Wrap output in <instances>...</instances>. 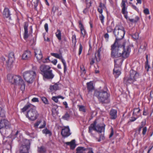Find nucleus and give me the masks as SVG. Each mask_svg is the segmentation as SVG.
<instances>
[{
	"label": "nucleus",
	"mask_w": 153,
	"mask_h": 153,
	"mask_svg": "<svg viewBox=\"0 0 153 153\" xmlns=\"http://www.w3.org/2000/svg\"><path fill=\"white\" fill-rule=\"evenodd\" d=\"M111 56L113 58L122 57L126 58L128 57L131 52L129 46L125 47V45H121L119 42H115L111 46Z\"/></svg>",
	"instance_id": "1"
},
{
	"label": "nucleus",
	"mask_w": 153,
	"mask_h": 153,
	"mask_svg": "<svg viewBox=\"0 0 153 153\" xmlns=\"http://www.w3.org/2000/svg\"><path fill=\"white\" fill-rule=\"evenodd\" d=\"M27 109H29V110L27 112L26 117L33 121L36 119L38 117L39 114L36 110V107L30 103H27L22 109V111L24 112Z\"/></svg>",
	"instance_id": "2"
},
{
	"label": "nucleus",
	"mask_w": 153,
	"mask_h": 153,
	"mask_svg": "<svg viewBox=\"0 0 153 153\" xmlns=\"http://www.w3.org/2000/svg\"><path fill=\"white\" fill-rule=\"evenodd\" d=\"M113 33L116 37L115 42H119L124 37L125 31L124 27L120 25H117L113 31Z\"/></svg>",
	"instance_id": "3"
},
{
	"label": "nucleus",
	"mask_w": 153,
	"mask_h": 153,
	"mask_svg": "<svg viewBox=\"0 0 153 153\" xmlns=\"http://www.w3.org/2000/svg\"><path fill=\"white\" fill-rule=\"evenodd\" d=\"M108 89L106 87H104L103 89L99 91H96L94 95L97 97L99 101L103 103H106L109 95L107 91Z\"/></svg>",
	"instance_id": "4"
},
{
	"label": "nucleus",
	"mask_w": 153,
	"mask_h": 153,
	"mask_svg": "<svg viewBox=\"0 0 153 153\" xmlns=\"http://www.w3.org/2000/svg\"><path fill=\"white\" fill-rule=\"evenodd\" d=\"M96 122L95 121L93 124L91 125L89 127V132L91 133L92 130L96 131L97 132L101 133L104 132L105 125L104 124H99L96 125Z\"/></svg>",
	"instance_id": "5"
},
{
	"label": "nucleus",
	"mask_w": 153,
	"mask_h": 153,
	"mask_svg": "<svg viewBox=\"0 0 153 153\" xmlns=\"http://www.w3.org/2000/svg\"><path fill=\"white\" fill-rule=\"evenodd\" d=\"M36 76V73L33 71H27L23 74L24 79L28 83H32Z\"/></svg>",
	"instance_id": "6"
},
{
	"label": "nucleus",
	"mask_w": 153,
	"mask_h": 153,
	"mask_svg": "<svg viewBox=\"0 0 153 153\" xmlns=\"http://www.w3.org/2000/svg\"><path fill=\"white\" fill-rule=\"evenodd\" d=\"M7 78L9 82L12 84L16 85H19L24 81L22 77L19 75L13 76L10 74H8L7 76Z\"/></svg>",
	"instance_id": "7"
},
{
	"label": "nucleus",
	"mask_w": 153,
	"mask_h": 153,
	"mask_svg": "<svg viewBox=\"0 0 153 153\" xmlns=\"http://www.w3.org/2000/svg\"><path fill=\"white\" fill-rule=\"evenodd\" d=\"M14 59V54L10 53L9 54L8 59L6 61L5 59L3 57L1 58V60L3 62V64H5L6 66L8 68H11L12 66V63Z\"/></svg>",
	"instance_id": "8"
},
{
	"label": "nucleus",
	"mask_w": 153,
	"mask_h": 153,
	"mask_svg": "<svg viewBox=\"0 0 153 153\" xmlns=\"http://www.w3.org/2000/svg\"><path fill=\"white\" fill-rule=\"evenodd\" d=\"M139 74L136 71L131 70L130 71V76L127 79V82L129 83H133L140 76Z\"/></svg>",
	"instance_id": "9"
},
{
	"label": "nucleus",
	"mask_w": 153,
	"mask_h": 153,
	"mask_svg": "<svg viewBox=\"0 0 153 153\" xmlns=\"http://www.w3.org/2000/svg\"><path fill=\"white\" fill-rule=\"evenodd\" d=\"M122 60L121 59H117L114 60V68L113 70V74L116 78L118 77L121 74V71L119 70L118 68Z\"/></svg>",
	"instance_id": "10"
},
{
	"label": "nucleus",
	"mask_w": 153,
	"mask_h": 153,
	"mask_svg": "<svg viewBox=\"0 0 153 153\" xmlns=\"http://www.w3.org/2000/svg\"><path fill=\"white\" fill-rule=\"evenodd\" d=\"M27 144L22 145L19 148V153H28L30 143L29 140H26Z\"/></svg>",
	"instance_id": "11"
},
{
	"label": "nucleus",
	"mask_w": 153,
	"mask_h": 153,
	"mask_svg": "<svg viewBox=\"0 0 153 153\" xmlns=\"http://www.w3.org/2000/svg\"><path fill=\"white\" fill-rule=\"evenodd\" d=\"M101 51V48H100L98 51L96 52L94 56L91 59V60L90 62V64L91 65L93 64L95 62H99L100 59V53Z\"/></svg>",
	"instance_id": "12"
},
{
	"label": "nucleus",
	"mask_w": 153,
	"mask_h": 153,
	"mask_svg": "<svg viewBox=\"0 0 153 153\" xmlns=\"http://www.w3.org/2000/svg\"><path fill=\"white\" fill-rule=\"evenodd\" d=\"M51 55L54 57L61 59L64 66V72L65 73L67 70L66 62L65 60L63 58L61 54H59L57 53H51Z\"/></svg>",
	"instance_id": "13"
},
{
	"label": "nucleus",
	"mask_w": 153,
	"mask_h": 153,
	"mask_svg": "<svg viewBox=\"0 0 153 153\" xmlns=\"http://www.w3.org/2000/svg\"><path fill=\"white\" fill-rule=\"evenodd\" d=\"M40 124V126L39 127V128H43L45 127L46 123L45 121L42 119L38 120L37 122L34 124V127L35 128H38V126Z\"/></svg>",
	"instance_id": "14"
},
{
	"label": "nucleus",
	"mask_w": 153,
	"mask_h": 153,
	"mask_svg": "<svg viewBox=\"0 0 153 153\" xmlns=\"http://www.w3.org/2000/svg\"><path fill=\"white\" fill-rule=\"evenodd\" d=\"M10 125L8 120L5 119L0 120V129L3 128L8 129L10 128Z\"/></svg>",
	"instance_id": "15"
},
{
	"label": "nucleus",
	"mask_w": 153,
	"mask_h": 153,
	"mask_svg": "<svg viewBox=\"0 0 153 153\" xmlns=\"http://www.w3.org/2000/svg\"><path fill=\"white\" fill-rule=\"evenodd\" d=\"M122 12L124 15L125 18L126 19H128L131 22L136 23L138 22L139 19V18L138 16H136L134 19L128 18L127 16L128 12L127 11V10H122Z\"/></svg>",
	"instance_id": "16"
},
{
	"label": "nucleus",
	"mask_w": 153,
	"mask_h": 153,
	"mask_svg": "<svg viewBox=\"0 0 153 153\" xmlns=\"http://www.w3.org/2000/svg\"><path fill=\"white\" fill-rule=\"evenodd\" d=\"M34 53L39 63H41L43 57L41 51L39 49H34Z\"/></svg>",
	"instance_id": "17"
},
{
	"label": "nucleus",
	"mask_w": 153,
	"mask_h": 153,
	"mask_svg": "<svg viewBox=\"0 0 153 153\" xmlns=\"http://www.w3.org/2000/svg\"><path fill=\"white\" fill-rule=\"evenodd\" d=\"M61 134L62 136L64 137H66L70 136L71 133L70 132L69 127L68 126L62 128Z\"/></svg>",
	"instance_id": "18"
},
{
	"label": "nucleus",
	"mask_w": 153,
	"mask_h": 153,
	"mask_svg": "<svg viewBox=\"0 0 153 153\" xmlns=\"http://www.w3.org/2000/svg\"><path fill=\"white\" fill-rule=\"evenodd\" d=\"M31 56V52L30 51L26 50L24 51L22 55V59L27 60L30 59Z\"/></svg>",
	"instance_id": "19"
},
{
	"label": "nucleus",
	"mask_w": 153,
	"mask_h": 153,
	"mask_svg": "<svg viewBox=\"0 0 153 153\" xmlns=\"http://www.w3.org/2000/svg\"><path fill=\"white\" fill-rule=\"evenodd\" d=\"M51 69V67L48 65H42L40 68L42 74L43 75L45 73Z\"/></svg>",
	"instance_id": "20"
},
{
	"label": "nucleus",
	"mask_w": 153,
	"mask_h": 153,
	"mask_svg": "<svg viewBox=\"0 0 153 153\" xmlns=\"http://www.w3.org/2000/svg\"><path fill=\"white\" fill-rule=\"evenodd\" d=\"M43 76L45 78L48 79H52L54 76V75L52 73V70L50 69L45 73Z\"/></svg>",
	"instance_id": "21"
},
{
	"label": "nucleus",
	"mask_w": 153,
	"mask_h": 153,
	"mask_svg": "<svg viewBox=\"0 0 153 153\" xmlns=\"http://www.w3.org/2000/svg\"><path fill=\"white\" fill-rule=\"evenodd\" d=\"M79 26L80 29L81 33L82 36L84 38L87 33L85 30L84 29V26L80 21L79 22Z\"/></svg>",
	"instance_id": "22"
},
{
	"label": "nucleus",
	"mask_w": 153,
	"mask_h": 153,
	"mask_svg": "<svg viewBox=\"0 0 153 153\" xmlns=\"http://www.w3.org/2000/svg\"><path fill=\"white\" fill-rule=\"evenodd\" d=\"M28 24L26 22L25 23L24 26V38L25 39H27L28 37Z\"/></svg>",
	"instance_id": "23"
},
{
	"label": "nucleus",
	"mask_w": 153,
	"mask_h": 153,
	"mask_svg": "<svg viewBox=\"0 0 153 153\" xmlns=\"http://www.w3.org/2000/svg\"><path fill=\"white\" fill-rule=\"evenodd\" d=\"M110 115L111 119H115L117 117V110L115 109H112L110 112Z\"/></svg>",
	"instance_id": "24"
},
{
	"label": "nucleus",
	"mask_w": 153,
	"mask_h": 153,
	"mask_svg": "<svg viewBox=\"0 0 153 153\" xmlns=\"http://www.w3.org/2000/svg\"><path fill=\"white\" fill-rule=\"evenodd\" d=\"M140 111V109L139 108H135L134 110L133 113V116L137 117L138 118L141 116Z\"/></svg>",
	"instance_id": "25"
},
{
	"label": "nucleus",
	"mask_w": 153,
	"mask_h": 153,
	"mask_svg": "<svg viewBox=\"0 0 153 153\" xmlns=\"http://www.w3.org/2000/svg\"><path fill=\"white\" fill-rule=\"evenodd\" d=\"M49 89L51 92H53L58 90L59 89V87L57 83H56L53 85L50 86Z\"/></svg>",
	"instance_id": "26"
},
{
	"label": "nucleus",
	"mask_w": 153,
	"mask_h": 153,
	"mask_svg": "<svg viewBox=\"0 0 153 153\" xmlns=\"http://www.w3.org/2000/svg\"><path fill=\"white\" fill-rule=\"evenodd\" d=\"M65 144L67 145H69L70 146L71 149H74L76 145L75 144V141L74 140H73L70 142H66L65 143Z\"/></svg>",
	"instance_id": "27"
},
{
	"label": "nucleus",
	"mask_w": 153,
	"mask_h": 153,
	"mask_svg": "<svg viewBox=\"0 0 153 153\" xmlns=\"http://www.w3.org/2000/svg\"><path fill=\"white\" fill-rule=\"evenodd\" d=\"M3 15L4 17L9 18L10 19V14L9 10H4Z\"/></svg>",
	"instance_id": "28"
},
{
	"label": "nucleus",
	"mask_w": 153,
	"mask_h": 153,
	"mask_svg": "<svg viewBox=\"0 0 153 153\" xmlns=\"http://www.w3.org/2000/svg\"><path fill=\"white\" fill-rule=\"evenodd\" d=\"M76 153H85L84 151L87 149L83 147H78L76 149Z\"/></svg>",
	"instance_id": "29"
},
{
	"label": "nucleus",
	"mask_w": 153,
	"mask_h": 153,
	"mask_svg": "<svg viewBox=\"0 0 153 153\" xmlns=\"http://www.w3.org/2000/svg\"><path fill=\"white\" fill-rule=\"evenodd\" d=\"M87 89L89 92L91 91L94 89L93 83L91 82H87Z\"/></svg>",
	"instance_id": "30"
},
{
	"label": "nucleus",
	"mask_w": 153,
	"mask_h": 153,
	"mask_svg": "<svg viewBox=\"0 0 153 153\" xmlns=\"http://www.w3.org/2000/svg\"><path fill=\"white\" fill-rule=\"evenodd\" d=\"M46 151V148L43 146L38 147V151L39 153H45Z\"/></svg>",
	"instance_id": "31"
},
{
	"label": "nucleus",
	"mask_w": 153,
	"mask_h": 153,
	"mask_svg": "<svg viewBox=\"0 0 153 153\" xmlns=\"http://www.w3.org/2000/svg\"><path fill=\"white\" fill-rule=\"evenodd\" d=\"M79 110L83 112H85L86 111V109L85 106L82 105H78Z\"/></svg>",
	"instance_id": "32"
},
{
	"label": "nucleus",
	"mask_w": 153,
	"mask_h": 153,
	"mask_svg": "<svg viewBox=\"0 0 153 153\" xmlns=\"http://www.w3.org/2000/svg\"><path fill=\"white\" fill-rule=\"evenodd\" d=\"M42 132L43 133L45 134H49L50 136H51L52 134L51 131L47 128L44 129L42 131Z\"/></svg>",
	"instance_id": "33"
},
{
	"label": "nucleus",
	"mask_w": 153,
	"mask_h": 153,
	"mask_svg": "<svg viewBox=\"0 0 153 153\" xmlns=\"http://www.w3.org/2000/svg\"><path fill=\"white\" fill-rule=\"evenodd\" d=\"M86 7L85 10H86L87 9H89L90 7L91 6V4L92 3V0H86Z\"/></svg>",
	"instance_id": "34"
},
{
	"label": "nucleus",
	"mask_w": 153,
	"mask_h": 153,
	"mask_svg": "<svg viewBox=\"0 0 153 153\" xmlns=\"http://www.w3.org/2000/svg\"><path fill=\"white\" fill-rule=\"evenodd\" d=\"M61 33L60 30H57V32L56 33V35L58 40H60L61 39Z\"/></svg>",
	"instance_id": "35"
},
{
	"label": "nucleus",
	"mask_w": 153,
	"mask_h": 153,
	"mask_svg": "<svg viewBox=\"0 0 153 153\" xmlns=\"http://www.w3.org/2000/svg\"><path fill=\"white\" fill-rule=\"evenodd\" d=\"M126 0H122L121 4V7H122V10H126Z\"/></svg>",
	"instance_id": "36"
},
{
	"label": "nucleus",
	"mask_w": 153,
	"mask_h": 153,
	"mask_svg": "<svg viewBox=\"0 0 153 153\" xmlns=\"http://www.w3.org/2000/svg\"><path fill=\"white\" fill-rule=\"evenodd\" d=\"M81 71L82 73V74H84L86 73V70L83 65H82L80 67Z\"/></svg>",
	"instance_id": "37"
},
{
	"label": "nucleus",
	"mask_w": 153,
	"mask_h": 153,
	"mask_svg": "<svg viewBox=\"0 0 153 153\" xmlns=\"http://www.w3.org/2000/svg\"><path fill=\"white\" fill-rule=\"evenodd\" d=\"M69 117L70 115L68 113H66L62 117L63 119L66 120H68Z\"/></svg>",
	"instance_id": "38"
},
{
	"label": "nucleus",
	"mask_w": 153,
	"mask_h": 153,
	"mask_svg": "<svg viewBox=\"0 0 153 153\" xmlns=\"http://www.w3.org/2000/svg\"><path fill=\"white\" fill-rule=\"evenodd\" d=\"M72 41L73 43L75 45L76 42V36L75 34L73 35L72 37Z\"/></svg>",
	"instance_id": "39"
},
{
	"label": "nucleus",
	"mask_w": 153,
	"mask_h": 153,
	"mask_svg": "<svg viewBox=\"0 0 153 153\" xmlns=\"http://www.w3.org/2000/svg\"><path fill=\"white\" fill-rule=\"evenodd\" d=\"M22 82V83H21L19 85H21L20 89L22 91H23L25 89V84L24 81Z\"/></svg>",
	"instance_id": "40"
},
{
	"label": "nucleus",
	"mask_w": 153,
	"mask_h": 153,
	"mask_svg": "<svg viewBox=\"0 0 153 153\" xmlns=\"http://www.w3.org/2000/svg\"><path fill=\"white\" fill-rule=\"evenodd\" d=\"M132 36L134 39H137L139 38L138 33H136L134 34H132Z\"/></svg>",
	"instance_id": "41"
},
{
	"label": "nucleus",
	"mask_w": 153,
	"mask_h": 153,
	"mask_svg": "<svg viewBox=\"0 0 153 153\" xmlns=\"http://www.w3.org/2000/svg\"><path fill=\"white\" fill-rule=\"evenodd\" d=\"M0 116L1 117L5 116V111L4 110L2 109L1 107H0Z\"/></svg>",
	"instance_id": "42"
},
{
	"label": "nucleus",
	"mask_w": 153,
	"mask_h": 153,
	"mask_svg": "<svg viewBox=\"0 0 153 153\" xmlns=\"http://www.w3.org/2000/svg\"><path fill=\"white\" fill-rule=\"evenodd\" d=\"M99 18L101 21V23L103 24L104 22V19L105 17L102 14H101L99 16Z\"/></svg>",
	"instance_id": "43"
},
{
	"label": "nucleus",
	"mask_w": 153,
	"mask_h": 153,
	"mask_svg": "<svg viewBox=\"0 0 153 153\" xmlns=\"http://www.w3.org/2000/svg\"><path fill=\"white\" fill-rule=\"evenodd\" d=\"M41 98L42 101L45 104H48V101L46 97H42Z\"/></svg>",
	"instance_id": "44"
},
{
	"label": "nucleus",
	"mask_w": 153,
	"mask_h": 153,
	"mask_svg": "<svg viewBox=\"0 0 153 153\" xmlns=\"http://www.w3.org/2000/svg\"><path fill=\"white\" fill-rule=\"evenodd\" d=\"M150 65L149 64L148 62H146L145 65V68L146 70V71H148L149 69H150Z\"/></svg>",
	"instance_id": "45"
},
{
	"label": "nucleus",
	"mask_w": 153,
	"mask_h": 153,
	"mask_svg": "<svg viewBox=\"0 0 153 153\" xmlns=\"http://www.w3.org/2000/svg\"><path fill=\"white\" fill-rule=\"evenodd\" d=\"M107 31L108 32H111L113 30V28L111 26H108L106 28Z\"/></svg>",
	"instance_id": "46"
},
{
	"label": "nucleus",
	"mask_w": 153,
	"mask_h": 153,
	"mask_svg": "<svg viewBox=\"0 0 153 153\" xmlns=\"http://www.w3.org/2000/svg\"><path fill=\"white\" fill-rule=\"evenodd\" d=\"M105 139V137L103 134H101L100 135V137L99 139H98L97 141L98 142H100L102 140H103Z\"/></svg>",
	"instance_id": "47"
},
{
	"label": "nucleus",
	"mask_w": 153,
	"mask_h": 153,
	"mask_svg": "<svg viewBox=\"0 0 153 153\" xmlns=\"http://www.w3.org/2000/svg\"><path fill=\"white\" fill-rule=\"evenodd\" d=\"M99 7H100V10L105 9L106 8L105 4H102V3H100Z\"/></svg>",
	"instance_id": "48"
},
{
	"label": "nucleus",
	"mask_w": 153,
	"mask_h": 153,
	"mask_svg": "<svg viewBox=\"0 0 153 153\" xmlns=\"http://www.w3.org/2000/svg\"><path fill=\"white\" fill-rule=\"evenodd\" d=\"M52 99L55 102L57 103L58 102V98L57 96H53Z\"/></svg>",
	"instance_id": "49"
},
{
	"label": "nucleus",
	"mask_w": 153,
	"mask_h": 153,
	"mask_svg": "<svg viewBox=\"0 0 153 153\" xmlns=\"http://www.w3.org/2000/svg\"><path fill=\"white\" fill-rule=\"evenodd\" d=\"M138 117L136 116H132V117H131V119L130 120V122H134L135 121Z\"/></svg>",
	"instance_id": "50"
},
{
	"label": "nucleus",
	"mask_w": 153,
	"mask_h": 153,
	"mask_svg": "<svg viewBox=\"0 0 153 153\" xmlns=\"http://www.w3.org/2000/svg\"><path fill=\"white\" fill-rule=\"evenodd\" d=\"M82 47L81 44H80L79 45V55H80L82 53Z\"/></svg>",
	"instance_id": "51"
},
{
	"label": "nucleus",
	"mask_w": 153,
	"mask_h": 153,
	"mask_svg": "<svg viewBox=\"0 0 153 153\" xmlns=\"http://www.w3.org/2000/svg\"><path fill=\"white\" fill-rule=\"evenodd\" d=\"M104 37L106 41L107 42L108 40L109 35L108 33H106L104 35Z\"/></svg>",
	"instance_id": "52"
},
{
	"label": "nucleus",
	"mask_w": 153,
	"mask_h": 153,
	"mask_svg": "<svg viewBox=\"0 0 153 153\" xmlns=\"http://www.w3.org/2000/svg\"><path fill=\"white\" fill-rule=\"evenodd\" d=\"M147 131V128L146 127H144L143 128V131H142V134L143 135H144L146 134V133Z\"/></svg>",
	"instance_id": "53"
},
{
	"label": "nucleus",
	"mask_w": 153,
	"mask_h": 153,
	"mask_svg": "<svg viewBox=\"0 0 153 153\" xmlns=\"http://www.w3.org/2000/svg\"><path fill=\"white\" fill-rule=\"evenodd\" d=\"M87 150H88L87 153H94L93 150L92 148H89Z\"/></svg>",
	"instance_id": "54"
},
{
	"label": "nucleus",
	"mask_w": 153,
	"mask_h": 153,
	"mask_svg": "<svg viewBox=\"0 0 153 153\" xmlns=\"http://www.w3.org/2000/svg\"><path fill=\"white\" fill-rule=\"evenodd\" d=\"M32 101L33 102H38L39 100L38 98L34 97L32 99Z\"/></svg>",
	"instance_id": "55"
},
{
	"label": "nucleus",
	"mask_w": 153,
	"mask_h": 153,
	"mask_svg": "<svg viewBox=\"0 0 153 153\" xmlns=\"http://www.w3.org/2000/svg\"><path fill=\"white\" fill-rule=\"evenodd\" d=\"M148 114V112L147 109H144L143 111V115L146 116Z\"/></svg>",
	"instance_id": "56"
},
{
	"label": "nucleus",
	"mask_w": 153,
	"mask_h": 153,
	"mask_svg": "<svg viewBox=\"0 0 153 153\" xmlns=\"http://www.w3.org/2000/svg\"><path fill=\"white\" fill-rule=\"evenodd\" d=\"M44 27L46 31L48 32V25L47 23H45V24Z\"/></svg>",
	"instance_id": "57"
},
{
	"label": "nucleus",
	"mask_w": 153,
	"mask_h": 153,
	"mask_svg": "<svg viewBox=\"0 0 153 153\" xmlns=\"http://www.w3.org/2000/svg\"><path fill=\"white\" fill-rule=\"evenodd\" d=\"M49 61V58H46L44 60H43L42 62L43 63L48 62Z\"/></svg>",
	"instance_id": "58"
},
{
	"label": "nucleus",
	"mask_w": 153,
	"mask_h": 153,
	"mask_svg": "<svg viewBox=\"0 0 153 153\" xmlns=\"http://www.w3.org/2000/svg\"><path fill=\"white\" fill-rule=\"evenodd\" d=\"M57 59H54L51 62L54 65H56L57 63Z\"/></svg>",
	"instance_id": "59"
},
{
	"label": "nucleus",
	"mask_w": 153,
	"mask_h": 153,
	"mask_svg": "<svg viewBox=\"0 0 153 153\" xmlns=\"http://www.w3.org/2000/svg\"><path fill=\"white\" fill-rule=\"evenodd\" d=\"M113 134H114V132H113V129H112L111 132L109 136V138H110L113 135Z\"/></svg>",
	"instance_id": "60"
},
{
	"label": "nucleus",
	"mask_w": 153,
	"mask_h": 153,
	"mask_svg": "<svg viewBox=\"0 0 153 153\" xmlns=\"http://www.w3.org/2000/svg\"><path fill=\"white\" fill-rule=\"evenodd\" d=\"M143 12L146 14H148L149 13V10H143Z\"/></svg>",
	"instance_id": "61"
},
{
	"label": "nucleus",
	"mask_w": 153,
	"mask_h": 153,
	"mask_svg": "<svg viewBox=\"0 0 153 153\" xmlns=\"http://www.w3.org/2000/svg\"><path fill=\"white\" fill-rule=\"evenodd\" d=\"M63 104L65 105L66 108H67L68 107V104L66 102H63Z\"/></svg>",
	"instance_id": "62"
},
{
	"label": "nucleus",
	"mask_w": 153,
	"mask_h": 153,
	"mask_svg": "<svg viewBox=\"0 0 153 153\" xmlns=\"http://www.w3.org/2000/svg\"><path fill=\"white\" fill-rule=\"evenodd\" d=\"M39 1V0H36V4L35 5H34V8L35 9H36V7L38 5V3Z\"/></svg>",
	"instance_id": "63"
},
{
	"label": "nucleus",
	"mask_w": 153,
	"mask_h": 153,
	"mask_svg": "<svg viewBox=\"0 0 153 153\" xmlns=\"http://www.w3.org/2000/svg\"><path fill=\"white\" fill-rule=\"evenodd\" d=\"M58 99L59 98H61L62 100L64 99V97H63L62 96H61V95H59L58 96H57Z\"/></svg>",
	"instance_id": "64"
}]
</instances>
